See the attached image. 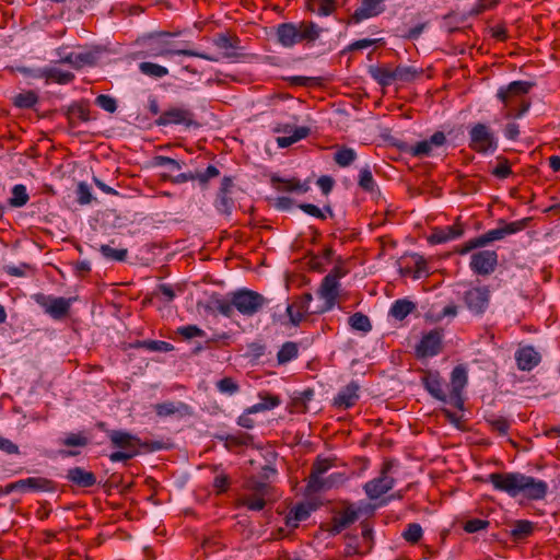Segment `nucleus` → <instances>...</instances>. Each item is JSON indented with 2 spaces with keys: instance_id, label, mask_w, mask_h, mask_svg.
<instances>
[{
  "instance_id": "bb28decb",
  "label": "nucleus",
  "mask_w": 560,
  "mask_h": 560,
  "mask_svg": "<svg viewBox=\"0 0 560 560\" xmlns=\"http://www.w3.org/2000/svg\"><path fill=\"white\" fill-rule=\"evenodd\" d=\"M464 234V228L460 224L436 229L430 235L429 241L433 244H441L452 240H456Z\"/></svg>"
},
{
  "instance_id": "423d86ee",
  "label": "nucleus",
  "mask_w": 560,
  "mask_h": 560,
  "mask_svg": "<svg viewBox=\"0 0 560 560\" xmlns=\"http://www.w3.org/2000/svg\"><path fill=\"white\" fill-rule=\"evenodd\" d=\"M266 303L267 299L256 291L240 289L233 292V305H235L236 311L244 316H254Z\"/></svg>"
},
{
  "instance_id": "0e129e2a",
  "label": "nucleus",
  "mask_w": 560,
  "mask_h": 560,
  "mask_svg": "<svg viewBox=\"0 0 560 560\" xmlns=\"http://www.w3.org/2000/svg\"><path fill=\"white\" fill-rule=\"evenodd\" d=\"M155 411L160 417H167L178 411V407L171 401L155 405Z\"/></svg>"
},
{
  "instance_id": "412c9836",
  "label": "nucleus",
  "mask_w": 560,
  "mask_h": 560,
  "mask_svg": "<svg viewBox=\"0 0 560 560\" xmlns=\"http://www.w3.org/2000/svg\"><path fill=\"white\" fill-rule=\"evenodd\" d=\"M425 389L435 399L448 404V392L445 390V385L438 372H428L423 377Z\"/></svg>"
},
{
  "instance_id": "393cba45",
  "label": "nucleus",
  "mask_w": 560,
  "mask_h": 560,
  "mask_svg": "<svg viewBox=\"0 0 560 560\" xmlns=\"http://www.w3.org/2000/svg\"><path fill=\"white\" fill-rule=\"evenodd\" d=\"M358 517L359 515L355 510H353L352 508H347L339 514L334 516L330 527L328 528V532L332 536L338 535L343 529L353 524L358 520Z\"/></svg>"
},
{
  "instance_id": "ea45409f",
  "label": "nucleus",
  "mask_w": 560,
  "mask_h": 560,
  "mask_svg": "<svg viewBox=\"0 0 560 560\" xmlns=\"http://www.w3.org/2000/svg\"><path fill=\"white\" fill-rule=\"evenodd\" d=\"M139 70L142 74L151 78H163L168 74L167 68L149 61L141 62Z\"/></svg>"
},
{
  "instance_id": "6e6d98bb",
  "label": "nucleus",
  "mask_w": 560,
  "mask_h": 560,
  "mask_svg": "<svg viewBox=\"0 0 560 560\" xmlns=\"http://www.w3.org/2000/svg\"><path fill=\"white\" fill-rule=\"evenodd\" d=\"M214 308L225 317H232L234 314L235 305H233V293H231V300H217L214 301Z\"/></svg>"
},
{
  "instance_id": "2f4dec72",
  "label": "nucleus",
  "mask_w": 560,
  "mask_h": 560,
  "mask_svg": "<svg viewBox=\"0 0 560 560\" xmlns=\"http://www.w3.org/2000/svg\"><path fill=\"white\" fill-rule=\"evenodd\" d=\"M330 467L331 462L329 459L317 458L314 462L307 482V488L310 491H312L314 487L320 482V480L323 479V475L326 474Z\"/></svg>"
},
{
  "instance_id": "9d476101",
  "label": "nucleus",
  "mask_w": 560,
  "mask_h": 560,
  "mask_svg": "<svg viewBox=\"0 0 560 560\" xmlns=\"http://www.w3.org/2000/svg\"><path fill=\"white\" fill-rule=\"evenodd\" d=\"M389 468V464H385L381 475L364 485L363 489L369 499L376 500L393 489L395 479L388 476Z\"/></svg>"
},
{
  "instance_id": "774afa93",
  "label": "nucleus",
  "mask_w": 560,
  "mask_h": 560,
  "mask_svg": "<svg viewBox=\"0 0 560 560\" xmlns=\"http://www.w3.org/2000/svg\"><path fill=\"white\" fill-rule=\"evenodd\" d=\"M62 444L66 446H85L88 439L81 434L70 433L65 438Z\"/></svg>"
},
{
  "instance_id": "09e8293b",
  "label": "nucleus",
  "mask_w": 560,
  "mask_h": 560,
  "mask_svg": "<svg viewBox=\"0 0 560 560\" xmlns=\"http://www.w3.org/2000/svg\"><path fill=\"white\" fill-rule=\"evenodd\" d=\"M217 389L224 395L232 396L240 390L238 384L232 377H223L215 384Z\"/></svg>"
},
{
  "instance_id": "a211bd4d",
  "label": "nucleus",
  "mask_w": 560,
  "mask_h": 560,
  "mask_svg": "<svg viewBox=\"0 0 560 560\" xmlns=\"http://www.w3.org/2000/svg\"><path fill=\"white\" fill-rule=\"evenodd\" d=\"M232 187V178L228 176L223 177L214 201L215 209L224 215H230L234 208V200L231 197Z\"/></svg>"
},
{
  "instance_id": "4d7b16f0",
  "label": "nucleus",
  "mask_w": 560,
  "mask_h": 560,
  "mask_svg": "<svg viewBox=\"0 0 560 560\" xmlns=\"http://www.w3.org/2000/svg\"><path fill=\"white\" fill-rule=\"evenodd\" d=\"M95 104L102 109L114 113L117 109L116 100L109 95L101 94L95 98Z\"/></svg>"
},
{
  "instance_id": "79ce46f5",
  "label": "nucleus",
  "mask_w": 560,
  "mask_h": 560,
  "mask_svg": "<svg viewBox=\"0 0 560 560\" xmlns=\"http://www.w3.org/2000/svg\"><path fill=\"white\" fill-rule=\"evenodd\" d=\"M534 530V524L526 520L516 521L512 527L511 534L515 539L528 537Z\"/></svg>"
},
{
  "instance_id": "473e14b6",
  "label": "nucleus",
  "mask_w": 560,
  "mask_h": 560,
  "mask_svg": "<svg viewBox=\"0 0 560 560\" xmlns=\"http://www.w3.org/2000/svg\"><path fill=\"white\" fill-rule=\"evenodd\" d=\"M40 77L45 78L47 82H55L59 84L70 83L74 79V74L69 71H62L58 68H45L40 71Z\"/></svg>"
},
{
  "instance_id": "4c0bfd02",
  "label": "nucleus",
  "mask_w": 560,
  "mask_h": 560,
  "mask_svg": "<svg viewBox=\"0 0 560 560\" xmlns=\"http://www.w3.org/2000/svg\"><path fill=\"white\" fill-rule=\"evenodd\" d=\"M348 323L353 330H358L361 332H369L372 329L370 318L365 314L360 312L351 315L348 319Z\"/></svg>"
},
{
  "instance_id": "69168bd1",
  "label": "nucleus",
  "mask_w": 560,
  "mask_h": 560,
  "mask_svg": "<svg viewBox=\"0 0 560 560\" xmlns=\"http://www.w3.org/2000/svg\"><path fill=\"white\" fill-rule=\"evenodd\" d=\"M488 525H489V522L486 520L472 518L465 523L464 529L467 533H477V532L488 527Z\"/></svg>"
},
{
  "instance_id": "c85d7f7f",
  "label": "nucleus",
  "mask_w": 560,
  "mask_h": 560,
  "mask_svg": "<svg viewBox=\"0 0 560 560\" xmlns=\"http://www.w3.org/2000/svg\"><path fill=\"white\" fill-rule=\"evenodd\" d=\"M241 40L237 37H231L225 34H219L214 39L213 44L219 49L224 50V58H235L237 57L236 50L240 49Z\"/></svg>"
},
{
  "instance_id": "dca6fc26",
  "label": "nucleus",
  "mask_w": 560,
  "mask_h": 560,
  "mask_svg": "<svg viewBox=\"0 0 560 560\" xmlns=\"http://www.w3.org/2000/svg\"><path fill=\"white\" fill-rule=\"evenodd\" d=\"M20 490V491H42L52 492L56 490V485L52 480L43 477H30L26 479H20L8 486V491Z\"/></svg>"
},
{
  "instance_id": "c9c22d12",
  "label": "nucleus",
  "mask_w": 560,
  "mask_h": 560,
  "mask_svg": "<svg viewBox=\"0 0 560 560\" xmlns=\"http://www.w3.org/2000/svg\"><path fill=\"white\" fill-rule=\"evenodd\" d=\"M358 185L366 192L374 194L377 191V184L369 166L360 170Z\"/></svg>"
},
{
  "instance_id": "13d9d810",
  "label": "nucleus",
  "mask_w": 560,
  "mask_h": 560,
  "mask_svg": "<svg viewBox=\"0 0 560 560\" xmlns=\"http://www.w3.org/2000/svg\"><path fill=\"white\" fill-rule=\"evenodd\" d=\"M485 246H486V244L482 240V236L480 235V236H477L475 238L467 241L463 246L458 247L456 249V252L459 255H466L467 253L471 252L475 248H481Z\"/></svg>"
},
{
  "instance_id": "864d4df0",
  "label": "nucleus",
  "mask_w": 560,
  "mask_h": 560,
  "mask_svg": "<svg viewBox=\"0 0 560 560\" xmlns=\"http://www.w3.org/2000/svg\"><path fill=\"white\" fill-rule=\"evenodd\" d=\"M394 74H395V81L408 82L416 78V75L418 74V71L413 67L398 66L396 69H394Z\"/></svg>"
},
{
  "instance_id": "72a5a7b5",
  "label": "nucleus",
  "mask_w": 560,
  "mask_h": 560,
  "mask_svg": "<svg viewBox=\"0 0 560 560\" xmlns=\"http://www.w3.org/2000/svg\"><path fill=\"white\" fill-rule=\"evenodd\" d=\"M416 310V304L407 299H400L393 303L389 314L398 320L405 319Z\"/></svg>"
},
{
  "instance_id": "6e6552de",
  "label": "nucleus",
  "mask_w": 560,
  "mask_h": 560,
  "mask_svg": "<svg viewBox=\"0 0 560 560\" xmlns=\"http://www.w3.org/2000/svg\"><path fill=\"white\" fill-rule=\"evenodd\" d=\"M467 384V371L464 366H455L451 374V384L446 385L448 389V405L463 409L464 400L462 397L463 389Z\"/></svg>"
},
{
  "instance_id": "052dcab7",
  "label": "nucleus",
  "mask_w": 560,
  "mask_h": 560,
  "mask_svg": "<svg viewBox=\"0 0 560 560\" xmlns=\"http://www.w3.org/2000/svg\"><path fill=\"white\" fill-rule=\"evenodd\" d=\"M178 334L186 339L205 337L206 332L196 325H187L178 328Z\"/></svg>"
},
{
  "instance_id": "3c124183",
  "label": "nucleus",
  "mask_w": 560,
  "mask_h": 560,
  "mask_svg": "<svg viewBox=\"0 0 560 560\" xmlns=\"http://www.w3.org/2000/svg\"><path fill=\"white\" fill-rule=\"evenodd\" d=\"M139 346L155 352H170L174 349L173 345L162 340H143Z\"/></svg>"
},
{
  "instance_id": "e433bc0d",
  "label": "nucleus",
  "mask_w": 560,
  "mask_h": 560,
  "mask_svg": "<svg viewBox=\"0 0 560 560\" xmlns=\"http://www.w3.org/2000/svg\"><path fill=\"white\" fill-rule=\"evenodd\" d=\"M12 197L9 199V205L14 208H21L25 206L30 199L25 185H14L12 190Z\"/></svg>"
},
{
  "instance_id": "5701e85b",
  "label": "nucleus",
  "mask_w": 560,
  "mask_h": 560,
  "mask_svg": "<svg viewBox=\"0 0 560 560\" xmlns=\"http://www.w3.org/2000/svg\"><path fill=\"white\" fill-rule=\"evenodd\" d=\"M385 0H362L361 5L350 18V23H360L363 20L376 16L383 12V2Z\"/></svg>"
},
{
  "instance_id": "de8ad7c7",
  "label": "nucleus",
  "mask_w": 560,
  "mask_h": 560,
  "mask_svg": "<svg viewBox=\"0 0 560 560\" xmlns=\"http://www.w3.org/2000/svg\"><path fill=\"white\" fill-rule=\"evenodd\" d=\"M102 255L109 260L124 261L127 258L128 250L126 248L116 249L109 244H104L100 247Z\"/></svg>"
},
{
  "instance_id": "603ef678",
  "label": "nucleus",
  "mask_w": 560,
  "mask_h": 560,
  "mask_svg": "<svg viewBox=\"0 0 560 560\" xmlns=\"http://www.w3.org/2000/svg\"><path fill=\"white\" fill-rule=\"evenodd\" d=\"M422 534V527L418 523H410L404 530L402 537L408 542L417 544L421 539Z\"/></svg>"
},
{
  "instance_id": "2eb2a0df",
  "label": "nucleus",
  "mask_w": 560,
  "mask_h": 560,
  "mask_svg": "<svg viewBox=\"0 0 560 560\" xmlns=\"http://www.w3.org/2000/svg\"><path fill=\"white\" fill-rule=\"evenodd\" d=\"M277 133H283L277 138V143L280 148H288L291 144L304 139L310 133L307 127H294L289 124H279L273 128Z\"/></svg>"
},
{
  "instance_id": "680f3d73",
  "label": "nucleus",
  "mask_w": 560,
  "mask_h": 560,
  "mask_svg": "<svg viewBox=\"0 0 560 560\" xmlns=\"http://www.w3.org/2000/svg\"><path fill=\"white\" fill-rule=\"evenodd\" d=\"M154 165L168 167L172 172L179 171L182 168L180 162L163 155H158L154 158Z\"/></svg>"
},
{
  "instance_id": "4be33fe9",
  "label": "nucleus",
  "mask_w": 560,
  "mask_h": 560,
  "mask_svg": "<svg viewBox=\"0 0 560 560\" xmlns=\"http://www.w3.org/2000/svg\"><path fill=\"white\" fill-rule=\"evenodd\" d=\"M108 436L115 447L128 452L136 451L137 455L139 454V450L142 446L140 440L137 436L125 431L114 430L109 432Z\"/></svg>"
},
{
  "instance_id": "5fc2aeb1",
  "label": "nucleus",
  "mask_w": 560,
  "mask_h": 560,
  "mask_svg": "<svg viewBox=\"0 0 560 560\" xmlns=\"http://www.w3.org/2000/svg\"><path fill=\"white\" fill-rule=\"evenodd\" d=\"M299 208L308 215L315 217L320 220H325V211L329 214H332L330 207H325L324 210L319 209L317 206L312 203H301Z\"/></svg>"
},
{
  "instance_id": "338daca9",
  "label": "nucleus",
  "mask_w": 560,
  "mask_h": 560,
  "mask_svg": "<svg viewBox=\"0 0 560 560\" xmlns=\"http://www.w3.org/2000/svg\"><path fill=\"white\" fill-rule=\"evenodd\" d=\"M287 313L290 318V323L294 326H298L305 316V312L296 308L293 304L288 305Z\"/></svg>"
},
{
  "instance_id": "e2e57ef3",
  "label": "nucleus",
  "mask_w": 560,
  "mask_h": 560,
  "mask_svg": "<svg viewBox=\"0 0 560 560\" xmlns=\"http://www.w3.org/2000/svg\"><path fill=\"white\" fill-rule=\"evenodd\" d=\"M492 174L500 179L509 177L512 174V170L508 160L502 159L493 168Z\"/></svg>"
},
{
  "instance_id": "f704fd0d",
  "label": "nucleus",
  "mask_w": 560,
  "mask_h": 560,
  "mask_svg": "<svg viewBox=\"0 0 560 560\" xmlns=\"http://www.w3.org/2000/svg\"><path fill=\"white\" fill-rule=\"evenodd\" d=\"M369 73L382 86H388L395 81L394 70L386 67L371 66Z\"/></svg>"
},
{
  "instance_id": "8fccbe9b",
  "label": "nucleus",
  "mask_w": 560,
  "mask_h": 560,
  "mask_svg": "<svg viewBox=\"0 0 560 560\" xmlns=\"http://www.w3.org/2000/svg\"><path fill=\"white\" fill-rule=\"evenodd\" d=\"M492 431L497 432L499 435H506L510 429L509 421L503 417L491 416L487 419Z\"/></svg>"
},
{
  "instance_id": "39448f33",
  "label": "nucleus",
  "mask_w": 560,
  "mask_h": 560,
  "mask_svg": "<svg viewBox=\"0 0 560 560\" xmlns=\"http://www.w3.org/2000/svg\"><path fill=\"white\" fill-rule=\"evenodd\" d=\"M469 147L474 151L487 154L498 149V139L494 131L486 124H475L468 131Z\"/></svg>"
},
{
  "instance_id": "cd10ccee",
  "label": "nucleus",
  "mask_w": 560,
  "mask_h": 560,
  "mask_svg": "<svg viewBox=\"0 0 560 560\" xmlns=\"http://www.w3.org/2000/svg\"><path fill=\"white\" fill-rule=\"evenodd\" d=\"M67 478L72 483L82 488H90L96 483V477L92 471H86L81 467L70 468Z\"/></svg>"
},
{
  "instance_id": "20e7f679",
  "label": "nucleus",
  "mask_w": 560,
  "mask_h": 560,
  "mask_svg": "<svg viewBox=\"0 0 560 560\" xmlns=\"http://www.w3.org/2000/svg\"><path fill=\"white\" fill-rule=\"evenodd\" d=\"M345 273L339 267H335L328 275L324 277L319 289L317 290V295L324 301V303L318 310L314 311V313H325L335 306L339 295V279Z\"/></svg>"
},
{
  "instance_id": "7ed1b4c3",
  "label": "nucleus",
  "mask_w": 560,
  "mask_h": 560,
  "mask_svg": "<svg viewBox=\"0 0 560 560\" xmlns=\"http://www.w3.org/2000/svg\"><path fill=\"white\" fill-rule=\"evenodd\" d=\"M533 84L527 81H513L508 86L498 90L497 97L508 108L506 117L521 118L529 108V102L524 96L529 92Z\"/></svg>"
},
{
  "instance_id": "bf43d9fd",
  "label": "nucleus",
  "mask_w": 560,
  "mask_h": 560,
  "mask_svg": "<svg viewBox=\"0 0 560 560\" xmlns=\"http://www.w3.org/2000/svg\"><path fill=\"white\" fill-rule=\"evenodd\" d=\"M485 246H486V244L482 240V236L480 235V236H477L475 238L467 241L463 246L458 247L456 249V252L459 255H466L467 253L471 252L475 248H481Z\"/></svg>"
},
{
  "instance_id": "4468645a",
  "label": "nucleus",
  "mask_w": 560,
  "mask_h": 560,
  "mask_svg": "<svg viewBox=\"0 0 560 560\" xmlns=\"http://www.w3.org/2000/svg\"><path fill=\"white\" fill-rule=\"evenodd\" d=\"M528 223V219H522L513 222H501L502 225L497 229L489 230L487 233L482 234V240L486 246L492 242L501 241L509 235L515 234L517 232L523 231Z\"/></svg>"
},
{
  "instance_id": "1a4fd4ad",
  "label": "nucleus",
  "mask_w": 560,
  "mask_h": 560,
  "mask_svg": "<svg viewBox=\"0 0 560 560\" xmlns=\"http://www.w3.org/2000/svg\"><path fill=\"white\" fill-rule=\"evenodd\" d=\"M463 300L471 313L483 314L490 302V290L487 285L470 288L465 291Z\"/></svg>"
},
{
  "instance_id": "a878e982",
  "label": "nucleus",
  "mask_w": 560,
  "mask_h": 560,
  "mask_svg": "<svg viewBox=\"0 0 560 560\" xmlns=\"http://www.w3.org/2000/svg\"><path fill=\"white\" fill-rule=\"evenodd\" d=\"M515 360L520 370L530 371L540 362V355L534 347L527 346L516 351Z\"/></svg>"
},
{
  "instance_id": "a19ab883",
  "label": "nucleus",
  "mask_w": 560,
  "mask_h": 560,
  "mask_svg": "<svg viewBox=\"0 0 560 560\" xmlns=\"http://www.w3.org/2000/svg\"><path fill=\"white\" fill-rule=\"evenodd\" d=\"M279 404H280V399L277 396L268 395L266 397H262V401L248 407L246 410L248 411V413L253 415V413H258V412H262L266 410H271L275 407L279 406Z\"/></svg>"
},
{
  "instance_id": "a18cd8bd",
  "label": "nucleus",
  "mask_w": 560,
  "mask_h": 560,
  "mask_svg": "<svg viewBox=\"0 0 560 560\" xmlns=\"http://www.w3.org/2000/svg\"><path fill=\"white\" fill-rule=\"evenodd\" d=\"M355 159L357 153L351 148H342L338 150L334 156L335 162L341 167H347L351 165Z\"/></svg>"
},
{
  "instance_id": "c756f323",
  "label": "nucleus",
  "mask_w": 560,
  "mask_h": 560,
  "mask_svg": "<svg viewBox=\"0 0 560 560\" xmlns=\"http://www.w3.org/2000/svg\"><path fill=\"white\" fill-rule=\"evenodd\" d=\"M271 182H272L273 187L278 191H293V192L304 194L310 189V187L306 183H302L301 180H299L296 178L283 179V178L273 176L271 178Z\"/></svg>"
},
{
  "instance_id": "c03bdc74",
  "label": "nucleus",
  "mask_w": 560,
  "mask_h": 560,
  "mask_svg": "<svg viewBox=\"0 0 560 560\" xmlns=\"http://www.w3.org/2000/svg\"><path fill=\"white\" fill-rule=\"evenodd\" d=\"M311 10L318 15L327 16L336 10L335 0H312Z\"/></svg>"
},
{
  "instance_id": "49530a36",
  "label": "nucleus",
  "mask_w": 560,
  "mask_h": 560,
  "mask_svg": "<svg viewBox=\"0 0 560 560\" xmlns=\"http://www.w3.org/2000/svg\"><path fill=\"white\" fill-rule=\"evenodd\" d=\"M343 475L340 472H335L329 475L327 478H323L320 482L314 487L312 492H319L323 490L331 489L343 482Z\"/></svg>"
},
{
  "instance_id": "b1692460",
  "label": "nucleus",
  "mask_w": 560,
  "mask_h": 560,
  "mask_svg": "<svg viewBox=\"0 0 560 560\" xmlns=\"http://www.w3.org/2000/svg\"><path fill=\"white\" fill-rule=\"evenodd\" d=\"M446 137L442 131L434 132L430 139L417 142L410 150L417 158L428 156L433 147H441L445 143Z\"/></svg>"
},
{
  "instance_id": "0eeeda50",
  "label": "nucleus",
  "mask_w": 560,
  "mask_h": 560,
  "mask_svg": "<svg viewBox=\"0 0 560 560\" xmlns=\"http://www.w3.org/2000/svg\"><path fill=\"white\" fill-rule=\"evenodd\" d=\"M246 490L247 493L240 497L238 505L246 506L250 511H261L266 505V498L269 497V485L258 480H249Z\"/></svg>"
},
{
  "instance_id": "9b49d317",
  "label": "nucleus",
  "mask_w": 560,
  "mask_h": 560,
  "mask_svg": "<svg viewBox=\"0 0 560 560\" xmlns=\"http://www.w3.org/2000/svg\"><path fill=\"white\" fill-rule=\"evenodd\" d=\"M35 300L54 319L63 318L69 313L72 301L71 299L47 296L44 294L36 295Z\"/></svg>"
},
{
  "instance_id": "ddd939ff",
  "label": "nucleus",
  "mask_w": 560,
  "mask_h": 560,
  "mask_svg": "<svg viewBox=\"0 0 560 560\" xmlns=\"http://www.w3.org/2000/svg\"><path fill=\"white\" fill-rule=\"evenodd\" d=\"M443 334L441 330L433 329L423 335L420 342L416 347L418 358L434 357L440 353L442 349Z\"/></svg>"
},
{
  "instance_id": "f8f14e48",
  "label": "nucleus",
  "mask_w": 560,
  "mask_h": 560,
  "mask_svg": "<svg viewBox=\"0 0 560 560\" xmlns=\"http://www.w3.org/2000/svg\"><path fill=\"white\" fill-rule=\"evenodd\" d=\"M498 265V254L494 250H480L470 257L469 267L479 276L491 275Z\"/></svg>"
},
{
  "instance_id": "7c9ffc66",
  "label": "nucleus",
  "mask_w": 560,
  "mask_h": 560,
  "mask_svg": "<svg viewBox=\"0 0 560 560\" xmlns=\"http://www.w3.org/2000/svg\"><path fill=\"white\" fill-rule=\"evenodd\" d=\"M173 55H183L188 57H198L209 61H218V58L212 57L210 55L198 52L189 49H170L167 47H159L151 50V56L153 57H168Z\"/></svg>"
},
{
  "instance_id": "58836bf2",
  "label": "nucleus",
  "mask_w": 560,
  "mask_h": 560,
  "mask_svg": "<svg viewBox=\"0 0 560 560\" xmlns=\"http://www.w3.org/2000/svg\"><path fill=\"white\" fill-rule=\"evenodd\" d=\"M299 349L298 345L292 341H288L282 345L280 350L278 351L277 359L280 364H284L290 362L291 360L298 357Z\"/></svg>"
},
{
  "instance_id": "aec40b11",
  "label": "nucleus",
  "mask_w": 560,
  "mask_h": 560,
  "mask_svg": "<svg viewBox=\"0 0 560 560\" xmlns=\"http://www.w3.org/2000/svg\"><path fill=\"white\" fill-rule=\"evenodd\" d=\"M360 386L357 382H350L342 387L334 398V406L338 409H349L353 407L360 398Z\"/></svg>"
},
{
  "instance_id": "6ab92c4d",
  "label": "nucleus",
  "mask_w": 560,
  "mask_h": 560,
  "mask_svg": "<svg viewBox=\"0 0 560 560\" xmlns=\"http://www.w3.org/2000/svg\"><path fill=\"white\" fill-rule=\"evenodd\" d=\"M98 49L84 48L78 51H70L67 57H65V63H68L75 69H80L85 66L95 65L98 60Z\"/></svg>"
},
{
  "instance_id": "f257e3e1",
  "label": "nucleus",
  "mask_w": 560,
  "mask_h": 560,
  "mask_svg": "<svg viewBox=\"0 0 560 560\" xmlns=\"http://www.w3.org/2000/svg\"><path fill=\"white\" fill-rule=\"evenodd\" d=\"M488 481L495 490L513 498L523 494L529 500H542L548 490L545 481L521 472H493L488 476Z\"/></svg>"
},
{
  "instance_id": "f3484780",
  "label": "nucleus",
  "mask_w": 560,
  "mask_h": 560,
  "mask_svg": "<svg viewBox=\"0 0 560 560\" xmlns=\"http://www.w3.org/2000/svg\"><path fill=\"white\" fill-rule=\"evenodd\" d=\"M194 121V114L187 109L182 107H172L158 118L156 124L159 126H167V125H185L187 127L191 126Z\"/></svg>"
},
{
  "instance_id": "37998d69",
  "label": "nucleus",
  "mask_w": 560,
  "mask_h": 560,
  "mask_svg": "<svg viewBox=\"0 0 560 560\" xmlns=\"http://www.w3.org/2000/svg\"><path fill=\"white\" fill-rule=\"evenodd\" d=\"M38 101V96L33 91H26L14 96L13 104L19 108H32Z\"/></svg>"
},
{
  "instance_id": "f03ea898",
  "label": "nucleus",
  "mask_w": 560,
  "mask_h": 560,
  "mask_svg": "<svg viewBox=\"0 0 560 560\" xmlns=\"http://www.w3.org/2000/svg\"><path fill=\"white\" fill-rule=\"evenodd\" d=\"M323 32L314 22H300V23H281L277 26L276 35L278 43L285 47L291 48L302 42L314 43L317 40Z\"/></svg>"
}]
</instances>
